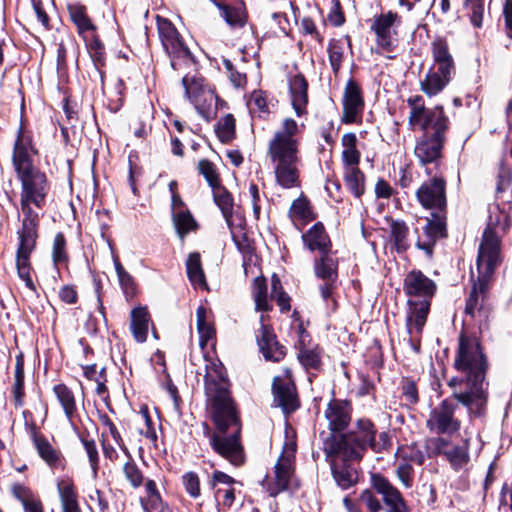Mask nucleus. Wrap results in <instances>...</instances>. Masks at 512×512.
I'll return each instance as SVG.
<instances>
[{
    "label": "nucleus",
    "mask_w": 512,
    "mask_h": 512,
    "mask_svg": "<svg viewBox=\"0 0 512 512\" xmlns=\"http://www.w3.org/2000/svg\"><path fill=\"white\" fill-rule=\"evenodd\" d=\"M223 65H224V68L228 74V77H229L231 83L235 87L241 88L246 85V83H247L246 75L244 73H241L238 70H236L230 60L223 59Z\"/></svg>",
    "instance_id": "57"
},
{
    "label": "nucleus",
    "mask_w": 512,
    "mask_h": 512,
    "mask_svg": "<svg viewBox=\"0 0 512 512\" xmlns=\"http://www.w3.org/2000/svg\"><path fill=\"white\" fill-rule=\"evenodd\" d=\"M52 259L55 266L66 265L68 262L66 239L62 233H57L54 237Z\"/></svg>",
    "instance_id": "47"
},
{
    "label": "nucleus",
    "mask_w": 512,
    "mask_h": 512,
    "mask_svg": "<svg viewBox=\"0 0 512 512\" xmlns=\"http://www.w3.org/2000/svg\"><path fill=\"white\" fill-rule=\"evenodd\" d=\"M431 51L434 60V66L432 69L438 70L440 73L453 75L455 72V65L446 40L442 38L433 40L431 43Z\"/></svg>",
    "instance_id": "25"
},
{
    "label": "nucleus",
    "mask_w": 512,
    "mask_h": 512,
    "mask_svg": "<svg viewBox=\"0 0 512 512\" xmlns=\"http://www.w3.org/2000/svg\"><path fill=\"white\" fill-rule=\"evenodd\" d=\"M512 182V173L507 167L501 166L496 179V195L500 197L506 192Z\"/></svg>",
    "instance_id": "58"
},
{
    "label": "nucleus",
    "mask_w": 512,
    "mask_h": 512,
    "mask_svg": "<svg viewBox=\"0 0 512 512\" xmlns=\"http://www.w3.org/2000/svg\"><path fill=\"white\" fill-rule=\"evenodd\" d=\"M205 394L217 432L210 436L212 449L234 466L244 463L240 425L230 396L229 380L218 359L205 357Z\"/></svg>",
    "instance_id": "1"
},
{
    "label": "nucleus",
    "mask_w": 512,
    "mask_h": 512,
    "mask_svg": "<svg viewBox=\"0 0 512 512\" xmlns=\"http://www.w3.org/2000/svg\"><path fill=\"white\" fill-rule=\"evenodd\" d=\"M258 345L267 360L280 361L285 356V350L275 340L273 332L265 325H261V334L258 336Z\"/></svg>",
    "instance_id": "28"
},
{
    "label": "nucleus",
    "mask_w": 512,
    "mask_h": 512,
    "mask_svg": "<svg viewBox=\"0 0 512 512\" xmlns=\"http://www.w3.org/2000/svg\"><path fill=\"white\" fill-rule=\"evenodd\" d=\"M130 329L134 339L143 343L147 339L150 326V315L145 307H137L130 314Z\"/></svg>",
    "instance_id": "31"
},
{
    "label": "nucleus",
    "mask_w": 512,
    "mask_h": 512,
    "mask_svg": "<svg viewBox=\"0 0 512 512\" xmlns=\"http://www.w3.org/2000/svg\"><path fill=\"white\" fill-rule=\"evenodd\" d=\"M173 223L177 234L180 238H184L189 232L196 230L197 223L192 214L186 210L181 209L173 213Z\"/></svg>",
    "instance_id": "40"
},
{
    "label": "nucleus",
    "mask_w": 512,
    "mask_h": 512,
    "mask_svg": "<svg viewBox=\"0 0 512 512\" xmlns=\"http://www.w3.org/2000/svg\"><path fill=\"white\" fill-rule=\"evenodd\" d=\"M391 237L398 252H404L409 248V229L403 221H392L390 224Z\"/></svg>",
    "instance_id": "42"
},
{
    "label": "nucleus",
    "mask_w": 512,
    "mask_h": 512,
    "mask_svg": "<svg viewBox=\"0 0 512 512\" xmlns=\"http://www.w3.org/2000/svg\"><path fill=\"white\" fill-rule=\"evenodd\" d=\"M182 83L188 99L195 105V108L200 113H204L205 103L207 101L211 103L214 99V94L210 90L203 88L202 85L194 79L191 80L188 77H184Z\"/></svg>",
    "instance_id": "29"
},
{
    "label": "nucleus",
    "mask_w": 512,
    "mask_h": 512,
    "mask_svg": "<svg viewBox=\"0 0 512 512\" xmlns=\"http://www.w3.org/2000/svg\"><path fill=\"white\" fill-rule=\"evenodd\" d=\"M271 297L276 300L282 311H288L290 309L289 297L282 290L281 281L276 276L273 275L271 278Z\"/></svg>",
    "instance_id": "51"
},
{
    "label": "nucleus",
    "mask_w": 512,
    "mask_h": 512,
    "mask_svg": "<svg viewBox=\"0 0 512 512\" xmlns=\"http://www.w3.org/2000/svg\"><path fill=\"white\" fill-rule=\"evenodd\" d=\"M359 500L370 512H379L382 509L379 499L368 489L361 493Z\"/></svg>",
    "instance_id": "63"
},
{
    "label": "nucleus",
    "mask_w": 512,
    "mask_h": 512,
    "mask_svg": "<svg viewBox=\"0 0 512 512\" xmlns=\"http://www.w3.org/2000/svg\"><path fill=\"white\" fill-rule=\"evenodd\" d=\"M12 494L17 500L21 502L23 507L37 499L32 491L22 484L13 485Z\"/></svg>",
    "instance_id": "59"
},
{
    "label": "nucleus",
    "mask_w": 512,
    "mask_h": 512,
    "mask_svg": "<svg viewBox=\"0 0 512 512\" xmlns=\"http://www.w3.org/2000/svg\"><path fill=\"white\" fill-rule=\"evenodd\" d=\"M372 485L382 495L388 512H408L402 495L386 478L381 475H373Z\"/></svg>",
    "instance_id": "22"
},
{
    "label": "nucleus",
    "mask_w": 512,
    "mask_h": 512,
    "mask_svg": "<svg viewBox=\"0 0 512 512\" xmlns=\"http://www.w3.org/2000/svg\"><path fill=\"white\" fill-rule=\"evenodd\" d=\"M296 450V441L293 438L287 439L274 466L273 474L266 476L263 481V486L271 497L287 490L294 481Z\"/></svg>",
    "instance_id": "10"
},
{
    "label": "nucleus",
    "mask_w": 512,
    "mask_h": 512,
    "mask_svg": "<svg viewBox=\"0 0 512 512\" xmlns=\"http://www.w3.org/2000/svg\"><path fill=\"white\" fill-rule=\"evenodd\" d=\"M402 25L401 16L396 12L387 11L375 15L370 30L375 35V51L389 59L395 57L394 53L400 44L399 28Z\"/></svg>",
    "instance_id": "9"
},
{
    "label": "nucleus",
    "mask_w": 512,
    "mask_h": 512,
    "mask_svg": "<svg viewBox=\"0 0 512 512\" xmlns=\"http://www.w3.org/2000/svg\"><path fill=\"white\" fill-rule=\"evenodd\" d=\"M68 12L93 64L96 65V27L88 16L86 7L80 3L69 4Z\"/></svg>",
    "instance_id": "12"
},
{
    "label": "nucleus",
    "mask_w": 512,
    "mask_h": 512,
    "mask_svg": "<svg viewBox=\"0 0 512 512\" xmlns=\"http://www.w3.org/2000/svg\"><path fill=\"white\" fill-rule=\"evenodd\" d=\"M436 452L444 455L450 464L455 468L459 469L466 465L469 461L468 443L466 442L463 446L453 445L441 437L433 440Z\"/></svg>",
    "instance_id": "24"
},
{
    "label": "nucleus",
    "mask_w": 512,
    "mask_h": 512,
    "mask_svg": "<svg viewBox=\"0 0 512 512\" xmlns=\"http://www.w3.org/2000/svg\"><path fill=\"white\" fill-rule=\"evenodd\" d=\"M145 490L147 493V501L142 500L143 509L148 512L150 509L155 508L160 503V495L157 491L156 484L153 480L145 482Z\"/></svg>",
    "instance_id": "54"
},
{
    "label": "nucleus",
    "mask_w": 512,
    "mask_h": 512,
    "mask_svg": "<svg viewBox=\"0 0 512 512\" xmlns=\"http://www.w3.org/2000/svg\"><path fill=\"white\" fill-rule=\"evenodd\" d=\"M273 393L275 401L285 413L293 412L298 408L299 401L289 369H284L282 375L274 377Z\"/></svg>",
    "instance_id": "16"
},
{
    "label": "nucleus",
    "mask_w": 512,
    "mask_h": 512,
    "mask_svg": "<svg viewBox=\"0 0 512 512\" xmlns=\"http://www.w3.org/2000/svg\"><path fill=\"white\" fill-rule=\"evenodd\" d=\"M325 417L328 421L329 429L332 432L341 431L350 423V409L346 403L333 400L328 404L325 410Z\"/></svg>",
    "instance_id": "26"
},
{
    "label": "nucleus",
    "mask_w": 512,
    "mask_h": 512,
    "mask_svg": "<svg viewBox=\"0 0 512 512\" xmlns=\"http://www.w3.org/2000/svg\"><path fill=\"white\" fill-rule=\"evenodd\" d=\"M186 268L188 278L195 287L205 288L207 286L199 253H191L188 256Z\"/></svg>",
    "instance_id": "38"
},
{
    "label": "nucleus",
    "mask_w": 512,
    "mask_h": 512,
    "mask_svg": "<svg viewBox=\"0 0 512 512\" xmlns=\"http://www.w3.org/2000/svg\"><path fill=\"white\" fill-rule=\"evenodd\" d=\"M343 146L342 163L343 168L357 167L360 163L361 153L357 149V137L354 133H346L342 136Z\"/></svg>",
    "instance_id": "33"
},
{
    "label": "nucleus",
    "mask_w": 512,
    "mask_h": 512,
    "mask_svg": "<svg viewBox=\"0 0 512 512\" xmlns=\"http://www.w3.org/2000/svg\"><path fill=\"white\" fill-rule=\"evenodd\" d=\"M247 106L252 113H267L268 105L266 98L261 91H253L248 102Z\"/></svg>",
    "instance_id": "56"
},
{
    "label": "nucleus",
    "mask_w": 512,
    "mask_h": 512,
    "mask_svg": "<svg viewBox=\"0 0 512 512\" xmlns=\"http://www.w3.org/2000/svg\"><path fill=\"white\" fill-rule=\"evenodd\" d=\"M198 171L206 179L211 188L221 184L217 168L211 161L206 159L199 161Z\"/></svg>",
    "instance_id": "50"
},
{
    "label": "nucleus",
    "mask_w": 512,
    "mask_h": 512,
    "mask_svg": "<svg viewBox=\"0 0 512 512\" xmlns=\"http://www.w3.org/2000/svg\"><path fill=\"white\" fill-rule=\"evenodd\" d=\"M98 420L102 423L104 430L102 432H106L109 436L111 442L115 443L118 447H121V436L117 431L116 427L113 425L111 420L106 416H99Z\"/></svg>",
    "instance_id": "61"
},
{
    "label": "nucleus",
    "mask_w": 512,
    "mask_h": 512,
    "mask_svg": "<svg viewBox=\"0 0 512 512\" xmlns=\"http://www.w3.org/2000/svg\"><path fill=\"white\" fill-rule=\"evenodd\" d=\"M102 82L104 83L103 80ZM103 94L104 96L108 97V108L113 112L118 111L122 106V97L119 87H116L111 91L107 92L105 86L103 85Z\"/></svg>",
    "instance_id": "64"
},
{
    "label": "nucleus",
    "mask_w": 512,
    "mask_h": 512,
    "mask_svg": "<svg viewBox=\"0 0 512 512\" xmlns=\"http://www.w3.org/2000/svg\"><path fill=\"white\" fill-rule=\"evenodd\" d=\"M452 74L440 73L431 69L420 81V88L428 97L439 94L451 81Z\"/></svg>",
    "instance_id": "30"
},
{
    "label": "nucleus",
    "mask_w": 512,
    "mask_h": 512,
    "mask_svg": "<svg viewBox=\"0 0 512 512\" xmlns=\"http://www.w3.org/2000/svg\"><path fill=\"white\" fill-rule=\"evenodd\" d=\"M364 99L360 86L353 80L347 81L343 92V116L345 123H355L362 117Z\"/></svg>",
    "instance_id": "20"
},
{
    "label": "nucleus",
    "mask_w": 512,
    "mask_h": 512,
    "mask_svg": "<svg viewBox=\"0 0 512 512\" xmlns=\"http://www.w3.org/2000/svg\"><path fill=\"white\" fill-rule=\"evenodd\" d=\"M212 189L213 199L220 208L225 221L232 231L235 227L242 226V218L234 213V201L232 195L221 185H217Z\"/></svg>",
    "instance_id": "23"
},
{
    "label": "nucleus",
    "mask_w": 512,
    "mask_h": 512,
    "mask_svg": "<svg viewBox=\"0 0 512 512\" xmlns=\"http://www.w3.org/2000/svg\"><path fill=\"white\" fill-rule=\"evenodd\" d=\"M53 390L66 416L72 417L76 409L73 392L64 384L55 385Z\"/></svg>",
    "instance_id": "45"
},
{
    "label": "nucleus",
    "mask_w": 512,
    "mask_h": 512,
    "mask_svg": "<svg viewBox=\"0 0 512 512\" xmlns=\"http://www.w3.org/2000/svg\"><path fill=\"white\" fill-rule=\"evenodd\" d=\"M12 164L21 183L20 209L23 217L20 229L38 231L50 187L45 173L33 164L28 146L20 137L14 144Z\"/></svg>",
    "instance_id": "3"
},
{
    "label": "nucleus",
    "mask_w": 512,
    "mask_h": 512,
    "mask_svg": "<svg viewBox=\"0 0 512 512\" xmlns=\"http://www.w3.org/2000/svg\"><path fill=\"white\" fill-rule=\"evenodd\" d=\"M298 359L305 368H318L321 363V351L318 347L302 348L298 353Z\"/></svg>",
    "instance_id": "49"
},
{
    "label": "nucleus",
    "mask_w": 512,
    "mask_h": 512,
    "mask_svg": "<svg viewBox=\"0 0 512 512\" xmlns=\"http://www.w3.org/2000/svg\"><path fill=\"white\" fill-rule=\"evenodd\" d=\"M182 483L186 492L193 498L201 495L200 480L196 473L187 472L182 476Z\"/></svg>",
    "instance_id": "55"
},
{
    "label": "nucleus",
    "mask_w": 512,
    "mask_h": 512,
    "mask_svg": "<svg viewBox=\"0 0 512 512\" xmlns=\"http://www.w3.org/2000/svg\"><path fill=\"white\" fill-rule=\"evenodd\" d=\"M321 255V258L315 261V273L317 277L333 282L337 277V262L328 253Z\"/></svg>",
    "instance_id": "39"
},
{
    "label": "nucleus",
    "mask_w": 512,
    "mask_h": 512,
    "mask_svg": "<svg viewBox=\"0 0 512 512\" xmlns=\"http://www.w3.org/2000/svg\"><path fill=\"white\" fill-rule=\"evenodd\" d=\"M197 331L199 334V344L202 349L215 336V329L210 319V313L204 306H199L196 310Z\"/></svg>",
    "instance_id": "32"
},
{
    "label": "nucleus",
    "mask_w": 512,
    "mask_h": 512,
    "mask_svg": "<svg viewBox=\"0 0 512 512\" xmlns=\"http://www.w3.org/2000/svg\"><path fill=\"white\" fill-rule=\"evenodd\" d=\"M304 128V123L286 117L281 128L274 132L267 144L266 154L273 169L275 183L283 189L301 186L300 135Z\"/></svg>",
    "instance_id": "4"
},
{
    "label": "nucleus",
    "mask_w": 512,
    "mask_h": 512,
    "mask_svg": "<svg viewBox=\"0 0 512 512\" xmlns=\"http://www.w3.org/2000/svg\"><path fill=\"white\" fill-rule=\"evenodd\" d=\"M63 512H80L77 495L70 479H62L57 484Z\"/></svg>",
    "instance_id": "35"
},
{
    "label": "nucleus",
    "mask_w": 512,
    "mask_h": 512,
    "mask_svg": "<svg viewBox=\"0 0 512 512\" xmlns=\"http://www.w3.org/2000/svg\"><path fill=\"white\" fill-rule=\"evenodd\" d=\"M324 452L330 464L333 478L342 489L352 487L358 480L357 471L348 462H359L362 459H346L340 455L328 451V442L324 443Z\"/></svg>",
    "instance_id": "18"
},
{
    "label": "nucleus",
    "mask_w": 512,
    "mask_h": 512,
    "mask_svg": "<svg viewBox=\"0 0 512 512\" xmlns=\"http://www.w3.org/2000/svg\"><path fill=\"white\" fill-rule=\"evenodd\" d=\"M289 215L293 220H309L311 218V210L309 203L305 197H299L293 201Z\"/></svg>",
    "instance_id": "52"
},
{
    "label": "nucleus",
    "mask_w": 512,
    "mask_h": 512,
    "mask_svg": "<svg viewBox=\"0 0 512 512\" xmlns=\"http://www.w3.org/2000/svg\"><path fill=\"white\" fill-rule=\"evenodd\" d=\"M38 231L18 230L19 246L16 257L18 276L22 279L28 289L35 291L36 287L31 275L30 254L36 245Z\"/></svg>",
    "instance_id": "13"
},
{
    "label": "nucleus",
    "mask_w": 512,
    "mask_h": 512,
    "mask_svg": "<svg viewBox=\"0 0 512 512\" xmlns=\"http://www.w3.org/2000/svg\"><path fill=\"white\" fill-rule=\"evenodd\" d=\"M445 217L432 213L431 219H426L421 232L417 231L416 247L423 250L427 256H431L436 242L445 236Z\"/></svg>",
    "instance_id": "19"
},
{
    "label": "nucleus",
    "mask_w": 512,
    "mask_h": 512,
    "mask_svg": "<svg viewBox=\"0 0 512 512\" xmlns=\"http://www.w3.org/2000/svg\"><path fill=\"white\" fill-rule=\"evenodd\" d=\"M343 180L346 188L360 198L365 192V175L359 167L343 168Z\"/></svg>",
    "instance_id": "34"
},
{
    "label": "nucleus",
    "mask_w": 512,
    "mask_h": 512,
    "mask_svg": "<svg viewBox=\"0 0 512 512\" xmlns=\"http://www.w3.org/2000/svg\"><path fill=\"white\" fill-rule=\"evenodd\" d=\"M124 473L127 480L133 487H139L143 483V475L135 464L127 463L124 466Z\"/></svg>",
    "instance_id": "62"
},
{
    "label": "nucleus",
    "mask_w": 512,
    "mask_h": 512,
    "mask_svg": "<svg viewBox=\"0 0 512 512\" xmlns=\"http://www.w3.org/2000/svg\"><path fill=\"white\" fill-rule=\"evenodd\" d=\"M304 245L310 251L328 253L331 247L330 239L322 223L314 224L306 233L302 235Z\"/></svg>",
    "instance_id": "27"
},
{
    "label": "nucleus",
    "mask_w": 512,
    "mask_h": 512,
    "mask_svg": "<svg viewBox=\"0 0 512 512\" xmlns=\"http://www.w3.org/2000/svg\"><path fill=\"white\" fill-rule=\"evenodd\" d=\"M157 28L161 43L172 58H187L189 49L184 44L174 25L166 18L157 17Z\"/></svg>",
    "instance_id": "17"
},
{
    "label": "nucleus",
    "mask_w": 512,
    "mask_h": 512,
    "mask_svg": "<svg viewBox=\"0 0 512 512\" xmlns=\"http://www.w3.org/2000/svg\"><path fill=\"white\" fill-rule=\"evenodd\" d=\"M446 183L441 177H434L424 182L417 190L419 203L426 209L436 210L435 214L443 215L446 209Z\"/></svg>",
    "instance_id": "15"
},
{
    "label": "nucleus",
    "mask_w": 512,
    "mask_h": 512,
    "mask_svg": "<svg viewBox=\"0 0 512 512\" xmlns=\"http://www.w3.org/2000/svg\"><path fill=\"white\" fill-rule=\"evenodd\" d=\"M102 237L105 239L107 247L111 251L112 258L115 263V269H116L120 284L124 290V293L126 294L127 297H132L134 295V291H135L133 280H132L131 276L125 271L123 266L120 264L117 257H115L112 247H111L110 240L108 238H105L104 234H102Z\"/></svg>",
    "instance_id": "43"
},
{
    "label": "nucleus",
    "mask_w": 512,
    "mask_h": 512,
    "mask_svg": "<svg viewBox=\"0 0 512 512\" xmlns=\"http://www.w3.org/2000/svg\"><path fill=\"white\" fill-rule=\"evenodd\" d=\"M465 5L469 11L471 23L477 28L481 27L484 16V0H465Z\"/></svg>",
    "instance_id": "53"
},
{
    "label": "nucleus",
    "mask_w": 512,
    "mask_h": 512,
    "mask_svg": "<svg viewBox=\"0 0 512 512\" xmlns=\"http://www.w3.org/2000/svg\"><path fill=\"white\" fill-rule=\"evenodd\" d=\"M410 109L408 125L410 130H420L423 135L417 140L414 154L421 165H438L442 157V148L449 121L443 108L436 106L429 109L421 95H413L407 99Z\"/></svg>",
    "instance_id": "5"
},
{
    "label": "nucleus",
    "mask_w": 512,
    "mask_h": 512,
    "mask_svg": "<svg viewBox=\"0 0 512 512\" xmlns=\"http://www.w3.org/2000/svg\"><path fill=\"white\" fill-rule=\"evenodd\" d=\"M216 133L221 142L226 143L234 138L235 119L231 114L222 117L217 125Z\"/></svg>",
    "instance_id": "48"
},
{
    "label": "nucleus",
    "mask_w": 512,
    "mask_h": 512,
    "mask_svg": "<svg viewBox=\"0 0 512 512\" xmlns=\"http://www.w3.org/2000/svg\"><path fill=\"white\" fill-rule=\"evenodd\" d=\"M404 291L410 297L406 312V331L411 349L420 351L421 334L430 311L436 284L419 270L409 272L404 279Z\"/></svg>",
    "instance_id": "6"
},
{
    "label": "nucleus",
    "mask_w": 512,
    "mask_h": 512,
    "mask_svg": "<svg viewBox=\"0 0 512 512\" xmlns=\"http://www.w3.org/2000/svg\"><path fill=\"white\" fill-rule=\"evenodd\" d=\"M289 100L298 118L308 114V83L304 76L297 74L288 80Z\"/></svg>",
    "instance_id": "21"
},
{
    "label": "nucleus",
    "mask_w": 512,
    "mask_h": 512,
    "mask_svg": "<svg viewBox=\"0 0 512 512\" xmlns=\"http://www.w3.org/2000/svg\"><path fill=\"white\" fill-rule=\"evenodd\" d=\"M512 226L510 207L492 203L488 206L486 227L477 257L479 277L490 276L500 262L501 240Z\"/></svg>",
    "instance_id": "8"
},
{
    "label": "nucleus",
    "mask_w": 512,
    "mask_h": 512,
    "mask_svg": "<svg viewBox=\"0 0 512 512\" xmlns=\"http://www.w3.org/2000/svg\"><path fill=\"white\" fill-rule=\"evenodd\" d=\"M396 474L405 487H411L413 468L412 463L408 461H397Z\"/></svg>",
    "instance_id": "60"
},
{
    "label": "nucleus",
    "mask_w": 512,
    "mask_h": 512,
    "mask_svg": "<svg viewBox=\"0 0 512 512\" xmlns=\"http://www.w3.org/2000/svg\"><path fill=\"white\" fill-rule=\"evenodd\" d=\"M395 456L397 461H408L416 465H422L425 460L424 452L415 443L400 446Z\"/></svg>",
    "instance_id": "41"
},
{
    "label": "nucleus",
    "mask_w": 512,
    "mask_h": 512,
    "mask_svg": "<svg viewBox=\"0 0 512 512\" xmlns=\"http://www.w3.org/2000/svg\"><path fill=\"white\" fill-rule=\"evenodd\" d=\"M252 295L255 301L256 310L268 311L270 306L267 296L266 280L263 277H256L252 285Z\"/></svg>",
    "instance_id": "44"
},
{
    "label": "nucleus",
    "mask_w": 512,
    "mask_h": 512,
    "mask_svg": "<svg viewBox=\"0 0 512 512\" xmlns=\"http://www.w3.org/2000/svg\"><path fill=\"white\" fill-rule=\"evenodd\" d=\"M346 46H350L349 36H345L344 38L337 40L333 39L328 44L327 51L329 55V62L335 74H337L341 68Z\"/></svg>",
    "instance_id": "36"
},
{
    "label": "nucleus",
    "mask_w": 512,
    "mask_h": 512,
    "mask_svg": "<svg viewBox=\"0 0 512 512\" xmlns=\"http://www.w3.org/2000/svg\"><path fill=\"white\" fill-rule=\"evenodd\" d=\"M132 422L140 435L145 436L152 442H156L157 434L149 416V410L147 406H142L140 408V411L134 415Z\"/></svg>",
    "instance_id": "37"
},
{
    "label": "nucleus",
    "mask_w": 512,
    "mask_h": 512,
    "mask_svg": "<svg viewBox=\"0 0 512 512\" xmlns=\"http://www.w3.org/2000/svg\"><path fill=\"white\" fill-rule=\"evenodd\" d=\"M457 406L449 400H443L435 407L427 419L426 425L436 434L453 435L461 428V421L455 417Z\"/></svg>",
    "instance_id": "11"
},
{
    "label": "nucleus",
    "mask_w": 512,
    "mask_h": 512,
    "mask_svg": "<svg viewBox=\"0 0 512 512\" xmlns=\"http://www.w3.org/2000/svg\"><path fill=\"white\" fill-rule=\"evenodd\" d=\"M453 367L464 375L452 377L448 381L449 387L453 389V397L467 407L470 414L482 415L488 400L484 381L489 363L477 337L466 333L459 335Z\"/></svg>",
    "instance_id": "2"
},
{
    "label": "nucleus",
    "mask_w": 512,
    "mask_h": 512,
    "mask_svg": "<svg viewBox=\"0 0 512 512\" xmlns=\"http://www.w3.org/2000/svg\"><path fill=\"white\" fill-rule=\"evenodd\" d=\"M23 417L25 419L26 432L40 458L52 468L61 466L62 460L60 452L55 449L50 441L40 432L36 423L32 420L31 412L24 410Z\"/></svg>",
    "instance_id": "14"
},
{
    "label": "nucleus",
    "mask_w": 512,
    "mask_h": 512,
    "mask_svg": "<svg viewBox=\"0 0 512 512\" xmlns=\"http://www.w3.org/2000/svg\"><path fill=\"white\" fill-rule=\"evenodd\" d=\"M485 284L479 280V284H475L470 292L469 298L466 303L465 312L468 315L474 316L480 310L484 300Z\"/></svg>",
    "instance_id": "46"
},
{
    "label": "nucleus",
    "mask_w": 512,
    "mask_h": 512,
    "mask_svg": "<svg viewBox=\"0 0 512 512\" xmlns=\"http://www.w3.org/2000/svg\"><path fill=\"white\" fill-rule=\"evenodd\" d=\"M377 437V429L374 423L367 418H360L356 421L352 431L332 435L327 438L328 451L340 455L346 459H362L370 448L375 453H382L388 450L391 445V437L388 432H381Z\"/></svg>",
    "instance_id": "7"
}]
</instances>
